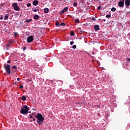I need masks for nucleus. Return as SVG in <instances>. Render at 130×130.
Returning <instances> with one entry per match:
<instances>
[{"mask_svg":"<svg viewBox=\"0 0 130 130\" xmlns=\"http://www.w3.org/2000/svg\"><path fill=\"white\" fill-rule=\"evenodd\" d=\"M36 118L37 119V122L39 124H42L43 123V121L44 120V118L40 113H38L37 115H36Z\"/></svg>","mask_w":130,"mask_h":130,"instance_id":"1","label":"nucleus"},{"mask_svg":"<svg viewBox=\"0 0 130 130\" xmlns=\"http://www.w3.org/2000/svg\"><path fill=\"white\" fill-rule=\"evenodd\" d=\"M28 112L29 107H28L27 105L23 106L20 110V113H21V114H23L24 115H25V114H28Z\"/></svg>","mask_w":130,"mask_h":130,"instance_id":"2","label":"nucleus"},{"mask_svg":"<svg viewBox=\"0 0 130 130\" xmlns=\"http://www.w3.org/2000/svg\"><path fill=\"white\" fill-rule=\"evenodd\" d=\"M11 67L9 64H5L4 65V68L5 69V70L6 71L7 73H8L9 75L11 74V70L10 69Z\"/></svg>","mask_w":130,"mask_h":130,"instance_id":"3","label":"nucleus"},{"mask_svg":"<svg viewBox=\"0 0 130 130\" xmlns=\"http://www.w3.org/2000/svg\"><path fill=\"white\" fill-rule=\"evenodd\" d=\"M118 6L120 8H124V0H120L118 3Z\"/></svg>","mask_w":130,"mask_h":130,"instance_id":"4","label":"nucleus"},{"mask_svg":"<svg viewBox=\"0 0 130 130\" xmlns=\"http://www.w3.org/2000/svg\"><path fill=\"white\" fill-rule=\"evenodd\" d=\"M12 7H13L14 10L15 11H20V8L18 7V4H17V3H13L12 5Z\"/></svg>","mask_w":130,"mask_h":130,"instance_id":"5","label":"nucleus"},{"mask_svg":"<svg viewBox=\"0 0 130 130\" xmlns=\"http://www.w3.org/2000/svg\"><path fill=\"white\" fill-rule=\"evenodd\" d=\"M33 40H34V39H33L32 36H30L27 39V41L28 43H30L32 42V41H33Z\"/></svg>","mask_w":130,"mask_h":130,"instance_id":"6","label":"nucleus"},{"mask_svg":"<svg viewBox=\"0 0 130 130\" xmlns=\"http://www.w3.org/2000/svg\"><path fill=\"white\" fill-rule=\"evenodd\" d=\"M125 5L126 7H129L130 6V0H125Z\"/></svg>","mask_w":130,"mask_h":130,"instance_id":"7","label":"nucleus"},{"mask_svg":"<svg viewBox=\"0 0 130 130\" xmlns=\"http://www.w3.org/2000/svg\"><path fill=\"white\" fill-rule=\"evenodd\" d=\"M99 25H94V30L95 31H98V30H100Z\"/></svg>","mask_w":130,"mask_h":130,"instance_id":"8","label":"nucleus"},{"mask_svg":"<svg viewBox=\"0 0 130 130\" xmlns=\"http://www.w3.org/2000/svg\"><path fill=\"white\" fill-rule=\"evenodd\" d=\"M32 5L34 6H37V5H38V1H34L33 2H32Z\"/></svg>","mask_w":130,"mask_h":130,"instance_id":"9","label":"nucleus"},{"mask_svg":"<svg viewBox=\"0 0 130 130\" xmlns=\"http://www.w3.org/2000/svg\"><path fill=\"white\" fill-rule=\"evenodd\" d=\"M34 20H38V19H39V16L38 15H34Z\"/></svg>","mask_w":130,"mask_h":130,"instance_id":"10","label":"nucleus"},{"mask_svg":"<svg viewBox=\"0 0 130 130\" xmlns=\"http://www.w3.org/2000/svg\"><path fill=\"white\" fill-rule=\"evenodd\" d=\"M48 12H49V9L48 8H45L44 10V13H45L46 14L48 13Z\"/></svg>","mask_w":130,"mask_h":130,"instance_id":"11","label":"nucleus"},{"mask_svg":"<svg viewBox=\"0 0 130 130\" xmlns=\"http://www.w3.org/2000/svg\"><path fill=\"white\" fill-rule=\"evenodd\" d=\"M69 10V8L68 7H66L65 8H64L63 9V12H64V13H66V12L68 11Z\"/></svg>","mask_w":130,"mask_h":130,"instance_id":"12","label":"nucleus"},{"mask_svg":"<svg viewBox=\"0 0 130 130\" xmlns=\"http://www.w3.org/2000/svg\"><path fill=\"white\" fill-rule=\"evenodd\" d=\"M25 22L26 23H30V22H32V19H26Z\"/></svg>","mask_w":130,"mask_h":130,"instance_id":"13","label":"nucleus"},{"mask_svg":"<svg viewBox=\"0 0 130 130\" xmlns=\"http://www.w3.org/2000/svg\"><path fill=\"white\" fill-rule=\"evenodd\" d=\"M21 100H22V101H26V96H22L21 98Z\"/></svg>","mask_w":130,"mask_h":130,"instance_id":"14","label":"nucleus"},{"mask_svg":"<svg viewBox=\"0 0 130 130\" xmlns=\"http://www.w3.org/2000/svg\"><path fill=\"white\" fill-rule=\"evenodd\" d=\"M8 19H9V15L7 14L4 17V20H8Z\"/></svg>","mask_w":130,"mask_h":130,"instance_id":"15","label":"nucleus"},{"mask_svg":"<svg viewBox=\"0 0 130 130\" xmlns=\"http://www.w3.org/2000/svg\"><path fill=\"white\" fill-rule=\"evenodd\" d=\"M115 11H116V8H114V7H113V8L111 9V11H112V12H114Z\"/></svg>","mask_w":130,"mask_h":130,"instance_id":"16","label":"nucleus"},{"mask_svg":"<svg viewBox=\"0 0 130 130\" xmlns=\"http://www.w3.org/2000/svg\"><path fill=\"white\" fill-rule=\"evenodd\" d=\"M56 26L57 27H58V26H60V24H59V23L58 22V21H57V22H56Z\"/></svg>","mask_w":130,"mask_h":130,"instance_id":"17","label":"nucleus"},{"mask_svg":"<svg viewBox=\"0 0 130 130\" xmlns=\"http://www.w3.org/2000/svg\"><path fill=\"white\" fill-rule=\"evenodd\" d=\"M10 46H11V44H8L7 45H6L7 49H8L9 47H10Z\"/></svg>","mask_w":130,"mask_h":130,"instance_id":"18","label":"nucleus"},{"mask_svg":"<svg viewBox=\"0 0 130 130\" xmlns=\"http://www.w3.org/2000/svg\"><path fill=\"white\" fill-rule=\"evenodd\" d=\"M70 35L71 36H74V35H75V32H74V31H71Z\"/></svg>","mask_w":130,"mask_h":130,"instance_id":"19","label":"nucleus"},{"mask_svg":"<svg viewBox=\"0 0 130 130\" xmlns=\"http://www.w3.org/2000/svg\"><path fill=\"white\" fill-rule=\"evenodd\" d=\"M72 48H73V49H76V48H77V46L76 45H74L72 46Z\"/></svg>","mask_w":130,"mask_h":130,"instance_id":"20","label":"nucleus"},{"mask_svg":"<svg viewBox=\"0 0 130 130\" xmlns=\"http://www.w3.org/2000/svg\"><path fill=\"white\" fill-rule=\"evenodd\" d=\"M13 69H14V70H16V71H17V66H14L12 67Z\"/></svg>","mask_w":130,"mask_h":130,"instance_id":"21","label":"nucleus"},{"mask_svg":"<svg viewBox=\"0 0 130 130\" xmlns=\"http://www.w3.org/2000/svg\"><path fill=\"white\" fill-rule=\"evenodd\" d=\"M60 26H66V23L62 22L61 24H60Z\"/></svg>","mask_w":130,"mask_h":130,"instance_id":"22","label":"nucleus"},{"mask_svg":"<svg viewBox=\"0 0 130 130\" xmlns=\"http://www.w3.org/2000/svg\"><path fill=\"white\" fill-rule=\"evenodd\" d=\"M73 6H74V7H77V6H78V3H74V4H73Z\"/></svg>","mask_w":130,"mask_h":130,"instance_id":"23","label":"nucleus"},{"mask_svg":"<svg viewBox=\"0 0 130 130\" xmlns=\"http://www.w3.org/2000/svg\"><path fill=\"white\" fill-rule=\"evenodd\" d=\"M75 23H80V20L79 19L75 20Z\"/></svg>","mask_w":130,"mask_h":130,"instance_id":"24","label":"nucleus"},{"mask_svg":"<svg viewBox=\"0 0 130 130\" xmlns=\"http://www.w3.org/2000/svg\"><path fill=\"white\" fill-rule=\"evenodd\" d=\"M106 18H111V15H110V14L107 15L106 16Z\"/></svg>","mask_w":130,"mask_h":130,"instance_id":"25","label":"nucleus"},{"mask_svg":"<svg viewBox=\"0 0 130 130\" xmlns=\"http://www.w3.org/2000/svg\"><path fill=\"white\" fill-rule=\"evenodd\" d=\"M27 7H28V8L31 7V3H28L27 4Z\"/></svg>","mask_w":130,"mask_h":130,"instance_id":"26","label":"nucleus"},{"mask_svg":"<svg viewBox=\"0 0 130 130\" xmlns=\"http://www.w3.org/2000/svg\"><path fill=\"white\" fill-rule=\"evenodd\" d=\"M37 11L39 12V10H38V9H35V10H34V12L35 13H36V12H37Z\"/></svg>","mask_w":130,"mask_h":130,"instance_id":"27","label":"nucleus"},{"mask_svg":"<svg viewBox=\"0 0 130 130\" xmlns=\"http://www.w3.org/2000/svg\"><path fill=\"white\" fill-rule=\"evenodd\" d=\"M19 88L20 89H23V88H24V86L23 85H21L19 86Z\"/></svg>","mask_w":130,"mask_h":130,"instance_id":"28","label":"nucleus"},{"mask_svg":"<svg viewBox=\"0 0 130 130\" xmlns=\"http://www.w3.org/2000/svg\"><path fill=\"white\" fill-rule=\"evenodd\" d=\"M35 115H36V113H33L32 114V116H36H36H35Z\"/></svg>","mask_w":130,"mask_h":130,"instance_id":"29","label":"nucleus"},{"mask_svg":"<svg viewBox=\"0 0 130 130\" xmlns=\"http://www.w3.org/2000/svg\"><path fill=\"white\" fill-rule=\"evenodd\" d=\"M9 42L10 44H11L13 42V41L12 40H9Z\"/></svg>","mask_w":130,"mask_h":130,"instance_id":"30","label":"nucleus"},{"mask_svg":"<svg viewBox=\"0 0 130 130\" xmlns=\"http://www.w3.org/2000/svg\"><path fill=\"white\" fill-rule=\"evenodd\" d=\"M92 21H96V18H95V17H92Z\"/></svg>","mask_w":130,"mask_h":130,"instance_id":"31","label":"nucleus"},{"mask_svg":"<svg viewBox=\"0 0 130 130\" xmlns=\"http://www.w3.org/2000/svg\"><path fill=\"white\" fill-rule=\"evenodd\" d=\"M70 44H71V45H73V44H74V41L71 42Z\"/></svg>","mask_w":130,"mask_h":130,"instance_id":"32","label":"nucleus"},{"mask_svg":"<svg viewBox=\"0 0 130 130\" xmlns=\"http://www.w3.org/2000/svg\"><path fill=\"white\" fill-rule=\"evenodd\" d=\"M23 51H25V50H26V49H27V48H26V47H24L23 48Z\"/></svg>","mask_w":130,"mask_h":130,"instance_id":"33","label":"nucleus"},{"mask_svg":"<svg viewBox=\"0 0 130 130\" xmlns=\"http://www.w3.org/2000/svg\"><path fill=\"white\" fill-rule=\"evenodd\" d=\"M64 12H63V10H62V11H61V15H62V14H64Z\"/></svg>","mask_w":130,"mask_h":130,"instance_id":"34","label":"nucleus"},{"mask_svg":"<svg viewBox=\"0 0 130 130\" xmlns=\"http://www.w3.org/2000/svg\"><path fill=\"white\" fill-rule=\"evenodd\" d=\"M7 63H11V60H8L7 61Z\"/></svg>","mask_w":130,"mask_h":130,"instance_id":"35","label":"nucleus"},{"mask_svg":"<svg viewBox=\"0 0 130 130\" xmlns=\"http://www.w3.org/2000/svg\"><path fill=\"white\" fill-rule=\"evenodd\" d=\"M101 6H99L98 8V10H101Z\"/></svg>","mask_w":130,"mask_h":130,"instance_id":"36","label":"nucleus"},{"mask_svg":"<svg viewBox=\"0 0 130 130\" xmlns=\"http://www.w3.org/2000/svg\"><path fill=\"white\" fill-rule=\"evenodd\" d=\"M127 61H130V58H127Z\"/></svg>","mask_w":130,"mask_h":130,"instance_id":"37","label":"nucleus"},{"mask_svg":"<svg viewBox=\"0 0 130 130\" xmlns=\"http://www.w3.org/2000/svg\"><path fill=\"white\" fill-rule=\"evenodd\" d=\"M29 118H33V116H32V115H30Z\"/></svg>","mask_w":130,"mask_h":130,"instance_id":"38","label":"nucleus"},{"mask_svg":"<svg viewBox=\"0 0 130 130\" xmlns=\"http://www.w3.org/2000/svg\"><path fill=\"white\" fill-rule=\"evenodd\" d=\"M17 81H20V78H17Z\"/></svg>","mask_w":130,"mask_h":130,"instance_id":"39","label":"nucleus"},{"mask_svg":"<svg viewBox=\"0 0 130 130\" xmlns=\"http://www.w3.org/2000/svg\"><path fill=\"white\" fill-rule=\"evenodd\" d=\"M103 21H104V22H105L106 21V19H103Z\"/></svg>","mask_w":130,"mask_h":130,"instance_id":"40","label":"nucleus"},{"mask_svg":"<svg viewBox=\"0 0 130 130\" xmlns=\"http://www.w3.org/2000/svg\"><path fill=\"white\" fill-rule=\"evenodd\" d=\"M22 0H18V2H22Z\"/></svg>","mask_w":130,"mask_h":130,"instance_id":"41","label":"nucleus"},{"mask_svg":"<svg viewBox=\"0 0 130 130\" xmlns=\"http://www.w3.org/2000/svg\"><path fill=\"white\" fill-rule=\"evenodd\" d=\"M0 20H3V17H1Z\"/></svg>","mask_w":130,"mask_h":130,"instance_id":"42","label":"nucleus"},{"mask_svg":"<svg viewBox=\"0 0 130 130\" xmlns=\"http://www.w3.org/2000/svg\"><path fill=\"white\" fill-rule=\"evenodd\" d=\"M32 119H33L34 121H35L36 120L35 118H32Z\"/></svg>","mask_w":130,"mask_h":130,"instance_id":"43","label":"nucleus"},{"mask_svg":"<svg viewBox=\"0 0 130 130\" xmlns=\"http://www.w3.org/2000/svg\"><path fill=\"white\" fill-rule=\"evenodd\" d=\"M14 35L16 36L17 35V33H15Z\"/></svg>","mask_w":130,"mask_h":130,"instance_id":"44","label":"nucleus"},{"mask_svg":"<svg viewBox=\"0 0 130 130\" xmlns=\"http://www.w3.org/2000/svg\"><path fill=\"white\" fill-rule=\"evenodd\" d=\"M14 84H15V85H16L17 84V82H15Z\"/></svg>","mask_w":130,"mask_h":130,"instance_id":"45","label":"nucleus"},{"mask_svg":"<svg viewBox=\"0 0 130 130\" xmlns=\"http://www.w3.org/2000/svg\"><path fill=\"white\" fill-rule=\"evenodd\" d=\"M80 32H83V31H81Z\"/></svg>","mask_w":130,"mask_h":130,"instance_id":"46","label":"nucleus"},{"mask_svg":"<svg viewBox=\"0 0 130 130\" xmlns=\"http://www.w3.org/2000/svg\"><path fill=\"white\" fill-rule=\"evenodd\" d=\"M29 113H31V112H29Z\"/></svg>","mask_w":130,"mask_h":130,"instance_id":"47","label":"nucleus"},{"mask_svg":"<svg viewBox=\"0 0 130 130\" xmlns=\"http://www.w3.org/2000/svg\"><path fill=\"white\" fill-rule=\"evenodd\" d=\"M0 7H1V5H0Z\"/></svg>","mask_w":130,"mask_h":130,"instance_id":"48","label":"nucleus"}]
</instances>
